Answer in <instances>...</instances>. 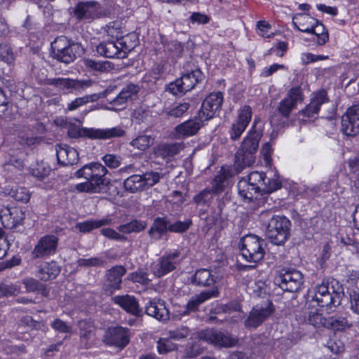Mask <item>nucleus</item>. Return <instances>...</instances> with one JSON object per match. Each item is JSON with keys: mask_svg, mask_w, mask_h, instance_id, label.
<instances>
[{"mask_svg": "<svg viewBox=\"0 0 359 359\" xmlns=\"http://www.w3.org/2000/svg\"><path fill=\"white\" fill-rule=\"evenodd\" d=\"M262 135L261 120L259 118H255L250 130L235 154L233 167L238 173L255 163Z\"/></svg>", "mask_w": 359, "mask_h": 359, "instance_id": "1", "label": "nucleus"}, {"mask_svg": "<svg viewBox=\"0 0 359 359\" xmlns=\"http://www.w3.org/2000/svg\"><path fill=\"white\" fill-rule=\"evenodd\" d=\"M107 170L101 163H92L83 165L75 172L78 178H83L85 182L79 183L75 189L79 192L101 194L107 192L109 181L104 177Z\"/></svg>", "mask_w": 359, "mask_h": 359, "instance_id": "2", "label": "nucleus"}, {"mask_svg": "<svg viewBox=\"0 0 359 359\" xmlns=\"http://www.w3.org/2000/svg\"><path fill=\"white\" fill-rule=\"evenodd\" d=\"M52 55L57 60L69 64L84 54L85 49L80 43L66 36L57 37L51 43Z\"/></svg>", "mask_w": 359, "mask_h": 359, "instance_id": "3", "label": "nucleus"}, {"mask_svg": "<svg viewBox=\"0 0 359 359\" xmlns=\"http://www.w3.org/2000/svg\"><path fill=\"white\" fill-rule=\"evenodd\" d=\"M311 293V304L316 303L319 306L326 307L327 309H332L339 306L344 296L341 286L338 285L335 290L333 285L330 287L325 283L316 286Z\"/></svg>", "mask_w": 359, "mask_h": 359, "instance_id": "4", "label": "nucleus"}, {"mask_svg": "<svg viewBox=\"0 0 359 359\" xmlns=\"http://www.w3.org/2000/svg\"><path fill=\"white\" fill-rule=\"evenodd\" d=\"M68 135L70 137L74 138L83 137L92 140H106L123 137L126 135V131L120 126L110 128H77L76 127L72 126L69 129Z\"/></svg>", "mask_w": 359, "mask_h": 359, "instance_id": "5", "label": "nucleus"}, {"mask_svg": "<svg viewBox=\"0 0 359 359\" xmlns=\"http://www.w3.org/2000/svg\"><path fill=\"white\" fill-rule=\"evenodd\" d=\"M265 241L255 235H247L239 241L242 256L246 261L257 263L264 257Z\"/></svg>", "mask_w": 359, "mask_h": 359, "instance_id": "6", "label": "nucleus"}, {"mask_svg": "<svg viewBox=\"0 0 359 359\" xmlns=\"http://www.w3.org/2000/svg\"><path fill=\"white\" fill-rule=\"evenodd\" d=\"M290 226L291 222L285 217H273L269 222L266 235L273 244L283 245L290 236Z\"/></svg>", "mask_w": 359, "mask_h": 359, "instance_id": "7", "label": "nucleus"}, {"mask_svg": "<svg viewBox=\"0 0 359 359\" xmlns=\"http://www.w3.org/2000/svg\"><path fill=\"white\" fill-rule=\"evenodd\" d=\"M303 274L294 269H283L275 278V283L283 290L295 292L303 284Z\"/></svg>", "mask_w": 359, "mask_h": 359, "instance_id": "8", "label": "nucleus"}, {"mask_svg": "<svg viewBox=\"0 0 359 359\" xmlns=\"http://www.w3.org/2000/svg\"><path fill=\"white\" fill-rule=\"evenodd\" d=\"M203 77L199 69L184 74L180 79L168 85V90L173 95L184 94L193 89L196 84L201 81Z\"/></svg>", "mask_w": 359, "mask_h": 359, "instance_id": "9", "label": "nucleus"}, {"mask_svg": "<svg viewBox=\"0 0 359 359\" xmlns=\"http://www.w3.org/2000/svg\"><path fill=\"white\" fill-rule=\"evenodd\" d=\"M198 337L215 346L229 348L236 345L238 339L226 333L213 329H207L198 332Z\"/></svg>", "mask_w": 359, "mask_h": 359, "instance_id": "10", "label": "nucleus"}, {"mask_svg": "<svg viewBox=\"0 0 359 359\" xmlns=\"http://www.w3.org/2000/svg\"><path fill=\"white\" fill-rule=\"evenodd\" d=\"M223 102L222 93L219 91L211 93L202 102L198 111L199 117L207 121L212 118L221 110Z\"/></svg>", "mask_w": 359, "mask_h": 359, "instance_id": "11", "label": "nucleus"}, {"mask_svg": "<svg viewBox=\"0 0 359 359\" xmlns=\"http://www.w3.org/2000/svg\"><path fill=\"white\" fill-rule=\"evenodd\" d=\"M58 244V238L54 235H46L41 237L31 252L32 259H42L55 253Z\"/></svg>", "mask_w": 359, "mask_h": 359, "instance_id": "12", "label": "nucleus"}, {"mask_svg": "<svg viewBox=\"0 0 359 359\" xmlns=\"http://www.w3.org/2000/svg\"><path fill=\"white\" fill-rule=\"evenodd\" d=\"M2 224L8 229H13L23 224L25 211L20 207H4L0 211Z\"/></svg>", "mask_w": 359, "mask_h": 359, "instance_id": "13", "label": "nucleus"}, {"mask_svg": "<svg viewBox=\"0 0 359 359\" xmlns=\"http://www.w3.org/2000/svg\"><path fill=\"white\" fill-rule=\"evenodd\" d=\"M341 130L344 134L354 136L359 133V103L348 108L341 118Z\"/></svg>", "mask_w": 359, "mask_h": 359, "instance_id": "14", "label": "nucleus"}, {"mask_svg": "<svg viewBox=\"0 0 359 359\" xmlns=\"http://www.w3.org/2000/svg\"><path fill=\"white\" fill-rule=\"evenodd\" d=\"M103 341L108 345L123 348L130 341L129 330L123 327H109L105 332Z\"/></svg>", "mask_w": 359, "mask_h": 359, "instance_id": "15", "label": "nucleus"}, {"mask_svg": "<svg viewBox=\"0 0 359 359\" xmlns=\"http://www.w3.org/2000/svg\"><path fill=\"white\" fill-rule=\"evenodd\" d=\"M126 271V269L121 265H116L106 271L104 289L107 293L111 294L121 289L122 278Z\"/></svg>", "mask_w": 359, "mask_h": 359, "instance_id": "16", "label": "nucleus"}, {"mask_svg": "<svg viewBox=\"0 0 359 359\" xmlns=\"http://www.w3.org/2000/svg\"><path fill=\"white\" fill-rule=\"evenodd\" d=\"M252 118V109L249 106L241 109L237 120L232 123L229 131L230 139L238 140L248 127Z\"/></svg>", "mask_w": 359, "mask_h": 359, "instance_id": "17", "label": "nucleus"}, {"mask_svg": "<svg viewBox=\"0 0 359 359\" xmlns=\"http://www.w3.org/2000/svg\"><path fill=\"white\" fill-rule=\"evenodd\" d=\"M180 252L177 250L163 256L159 262L154 266L153 273L155 276L160 278L168 273L173 271L178 264L177 259Z\"/></svg>", "mask_w": 359, "mask_h": 359, "instance_id": "18", "label": "nucleus"}, {"mask_svg": "<svg viewBox=\"0 0 359 359\" xmlns=\"http://www.w3.org/2000/svg\"><path fill=\"white\" fill-rule=\"evenodd\" d=\"M302 100L303 95L300 87L292 88L288 92L287 97L280 102L278 111L283 116L288 117L297 104Z\"/></svg>", "mask_w": 359, "mask_h": 359, "instance_id": "19", "label": "nucleus"}, {"mask_svg": "<svg viewBox=\"0 0 359 359\" xmlns=\"http://www.w3.org/2000/svg\"><path fill=\"white\" fill-rule=\"evenodd\" d=\"M208 121L199 117V113L197 116L193 119H189L175 128V136L178 139L185 138L189 136L196 135L199 129L203 126L204 122Z\"/></svg>", "mask_w": 359, "mask_h": 359, "instance_id": "20", "label": "nucleus"}, {"mask_svg": "<svg viewBox=\"0 0 359 359\" xmlns=\"http://www.w3.org/2000/svg\"><path fill=\"white\" fill-rule=\"evenodd\" d=\"M96 52L100 56L107 58H124L126 50L118 45V41H103L96 46Z\"/></svg>", "mask_w": 359, "mask_h": 359, "instance_id": "21", "label": "nucleus"}, {"mask_svg": "<svg viewBox=\"0 0 359 359\" xmlns=\"http://www.w3.org/2000/svg\"><path fill=\"white\" fill-rule=\"evenodd\" d=\"M219 294L218 290L213 287L210 290L201 292L200 294L191 297L185 306V309L182 312V315H189L190 313L196 312L198 306L205 301L216 297Z\"/></svg>", "mask_w": 359, "mask_h": 359, "instance_id": "22", "label": "nucleus"}, {"mask_svg": "<svg viewBox=\"0 0 359 359\" xmlns=\"http://www.w3.org/2000/svg\"><path fill=\"white\" fill-rule=\"evenodd\" d=\"M112 302L132 315L135 316H140L142 315V309L140 308L138 302L134 296L129 294L116 295L112 297Z\"/></svg>", "mask_w": 359, "mask_h": 359, "instance_id": "23", "label": "nucleus"}, {"mask_svg": "<svg viewBox=\"0 0 359 359\" xmlns=\"http://www.w3.org/2000/svg\"><path fill=\"white\" fill-rule=\"evenodd\" d=\"M147 315L161 321H166L170 318V313L165 303L160 299H154L145 307Z\"/></svg>", "mask_w": 359, "mask_h": 359, "instance_id": "24", "label": "nucleus"}, {"mask_svg": "<svg viewBox=\"0 0 359 359\" xmlns=\"http://www.w3.org/2000/svg\"><path fill=\"white\" fill-rule=\"evenodd\" d=\"M56 154L58 163L62 165H72L79 161L77 151L67 145H58L56 148Z\"/></svg>", "mask_w": 359, "mask_h": 359, "instance_id": "25", "label": "nucleus"}, {"mask_svg": "<svg viewBox=\"0 0 359 359\" xmlns=\"http://www.w3.org/2000/svg\"><path fill=\"white\" fill-rule=\"evenodd\" d=\"M272 312L273 310L269 307H254L245 321V325L247 327H256L263 323Z\"/></svg>", "mask_w": 359, "mask_h": 359, "instance_id": "26", "label": "nucleus"}, {"mask_svg": "<svg viewBox=\"0 0 359 359\" xmlns=\"http://www.w3.org/2000/svg\"><path fill=\"white\" fill-rule=\"evenodd\" d=\"M182 148L180 143H161L154 147L153 151L156 158L165 159L177 155Z\"/></svg>", "mask_w": 359, "mask_h": 359, "instance_id": "27", "label": "nucleus"}, {"mask_svg": "<svg viewBox=\"0 0 359 359\" xmlns=\"http://www.w3.org/2000/svg\"><path fill=\"white\" fill-rule=\"evenodd\" d=\"M169 231V220L165 217H158L154 219V222L148 231V234L151 240L158 241L163 235Z\"/></svg>", "mask_w": 359, "mask_h": 359, "instance_id": "28", "label": "nucleus"}, {"mask_svg": "<svg viewBox=\"0 0 359 359\" xmlns=\"http://www.w3.org/2000/svg\"><path fill=\"white\" fill-rule=\"evenodd\" d=\"M292 23L299 31L309 33L313 31L317 20L309 14L297 13L293 16Z\"/></svg>", "mask_w": 359, "mask_h": 359, "instance_id": "29", "label": "nucleus"}, {"mask_svg": "<svg viewBox=\"0 0 359 359\" xmlns=\"http://www.w3.org/2000/svg\"><path fill=\"white\" fill-rule=\"evenodd\" d=\"M327 100L325 91L322 90L318 92L311 99L306 109L302 111L303 114L306 117L314 116L316 114H318L320 105L327 102Z\"/></svg>", "mask_w": 359, "mask_h": 359, "instance_id": "30", "label": "nucleus"}, {"mask_svg": "<svg viewBox=\"0 0 359 359\" xmlns=\"http://www.w3.org/2000/svg\"><path fill=\"white\" fill-rule=\"evenodd\" d=\"M329 318L325 317L318 309H311L305 316V321L316 328H327Z\"/></svg>", "mask_w": 359, "mask_h": 359, "instance_id": "31", "label": "nucleus"}, {"mask_svg": "<svg viewBox=\"0 0 359 359\" xmlns=\"http://www.w3.org/2000/svg\"><path fill=\"white\" fill-rule=\"evenodd\" d=\"M97 4L95 1H87L79 3L75 8V15L80 19H90L97 12Z\"/></svg>", "mask_w": 359, "mask_h": 359, "instance_id": "32", "label": "nucleus"}, {"mask_svg": "<svg viewBox=\"0 0 359 359\" xmlns=\"http://www.w3.org/2000/svg\"><path fill=\"white\" fill-rule=\"evenodd\" d=\"M140 90L137 85L130 83L126 86L119 94L111 102V104L116 106H121L128 100L135 95Z\"/></svg>", "mask_w": 359, "mask_h": 359, "instance_id": "33", "label": "nucleus"}, {"mask_svg": "<svg viewBox=\"0 0 359 359\" xmlns=\"http://www.w3.org/2000/svg\"><path fill=\"white\" fill-rule=\"evenodd\" d=\"M192 283L201 287L211 286L215 283V276L210 270L201 269L195 272Z\"/></svg>", "mask_w": 359, "mask_h": 359, "instance_id": "34", "label": "nucleus"}, {"mask_svg": "<svg viewBox=\"0 0 359 359\" xmlns=\"http://www.w3.org/2000/svg\"><path fill=\"white\" fill-rule=\"evenodd\" d=\"M60 272V267L55 262L45 263L37 273V276L43 281L55 279Z\"/></svg>", "mask_w": 359, "mask_h": 359, "instance_id": "35", "label": "nucleus"}, {"mask_svg": "<svg viewBox=\"0 0 359 359\" xmlns=\"http://www.w3.org/2000/svg\"><path fill=\"white\" fill-rule=\"evenodd\" d=\"M239 195L244 199L249 201L257 198L259 192L258 187L250 184L245 178L241 179L238 183Z\"/></svg>", "mask_w": 359, "mask_h": 359, "instance_id": "36", "label": "nucleus"}, {"mask_svg": "<svg viewBox=\"0 0 359 359\" xmlns=\"http://www.w3.org/2000/svg\"><path fill=\"white\" fill-rule=\"evenodd\" d=\"M147 226V223L145 221L135 219L126 224L119 225L117 229L123 234L137 233L144 231Z\"/></svg>", "mask_w": 359, "mask_h": 359, "instance_id": "37", "label": "nucleus"}, {"mask_svg": "<svg viewBox=\"0 0 359 359\" xmlns=\"http://www.w3.org/2000/svg\"><path fill=\"white\" fill-rule=\"evenodd\" d=\"M111 222L112 219L107 217L101 219H90L78 223L76 225V228H77L81 232L86 233L102 226L111 224Z\"/></svg>", "mask_w": 359, "mask_h": 359, "instance_id": "38", "label": "nucleus"}, {"mask_svg": "<svg viewBox=\"0 0 359 359\" xmlns=\"http://www.w3.org/2000/svg\"><path fill=\"white\" fill-rule=\"evenodd\" d=\"M44 83L49 86H53L60 90H67L69 92L74 90L75 85L76 84V83L74 82V79L69 78L46 79Z\"/></svg>", "mask_w": 359, "mask_h": 359, "instance_id": "39", "label": "nucleus"}, {"mask_svg": "<svg viewBox=\"0 0 359 359\" xmlns=\"http://www.w3.org/2000/svg\"><path fill=\"white\" fill-rule=\"evenodd\" d=\"M123 186L125 189L130 193H137L145 189L144 179L140 175L130 176L124 180Z\"/></svg>", "mask_w": 359, "mask_h": 359, "instance_id": "40", "label": "nucleus"}, {"mask_svg": "<svg viewBox=\"0 0 359 359\" xmlns=\"http://www.w3.org/2000/svg\"><path fill=\"white\" fill-rule=\"evenodd\" d=\"M81 341H88L95 335V327L92 322L80 320L78 323Z\"/></svg>", "mask_w": 359, "mask_h": 359, "instance_id": "41", "label": "nucleus"}, {"mask_svg": "<svg viewBox=\"0 0 359 359\" xmlns=\"http://www.w3.org/2000/svg\"><path fill=\"white\" fill-rule=\"evenodd\" d=\"M106 32L109 36L116 39L119 42L124 35L126 30L122 26V23L119 21H114L109 22L106 27Z\"/></svg>", "mask_w": 359, "mask_h": 359, "instance_id": "42", "label": "nucleus"}, {"mask_svg": "<svg viewBox=\"0 0 359 359\" xmlns=\"http://www.w3.org/2000/svg\"><path fill=\"white\" fill-rule=\"evenodd\" d=\"M154 143V138L151 135H141L133 139L130 144L134 148L145 151Z\"/></svg>", "mask_w": 359, "mask_h": 359, "instance_id": "43", "label": "nucleus"}, {"mask_svg": "<svg viewBox=\"0 0 359 359\" xmlns=\"http://www.w3.org/2000/svg\"><path fill=\"white\" fill-rule=\"evenodd\" d=\"M138 39L135 33H128L123 36L118 42V45L121 48H123V50H126V57L127 53L132 50L137 44Z\"/></svg>", "mask_w": 359, "mask_h": 359, "instance_id": "44", "label": "nucleus"}, {"mask_svg": "<svg viewBox=\"0 0 359 359\" xmlns=\"http://www.w3.org/2000/svg\"><path fill=\"white\" fill-rule=\"evenodd\" d=\"M280 187L281 182L275 175L273 177H267L265 175V177H264V182L262 183L261 191L266 194H270L279 189Z\"/></svg>", "mask_w": 359, "mask_h": 359, "instance_id": "45", "label": "nucleus"}, {"mask_svg": "<svg viewBox=\"0 0 359 359\" xmlns=\"http://www.w3.org/2000/svg\"><path fill=\"white\" fill-rule=\"evenodd\" d=\"M247 291L250 295L260 297L266 292V284L262 280H250L246 284Z\"/></svg>", "mask_w": 359, "mask_h": 359, "instance_id": "46", "label": "nucleus"}, {"mask_svg": "<svg viewBox=\"0 0 359 359\" xmlns=\"http://www.w3.org/2000/svg\"><path fill=\"white\" fill-rule=\"evenodd\" d=\"M230 176L229 171L224 168L215 177L212 182V189L214 192H220L223 190L224 182Z\"/></svg>", "mask_w": 359, "mask_h": 359, "instance_id": "47", "label": "nucleus"}, {"mask_svg": "<svg viewBox=\"0 0 359 359\" xmlns=\"http://www.w3.org/2000/svg\"><path fill=\"white\" fill-rule=\"evenodd\" d=\"M330 324L327 328H332L338 331L344 330L352 327V323L346 317L329 318Z\"/></svg>", "mask_w": 359, "mask_h": 359, "instance_id": "48", "label": "nucleus"}, {"mask_svg": "<svg viewBox=\"0 0 359 359\" xmlns=\"http://www.w3.org/2000/svg\"><path fill=\"white\" fill-rule=\"evenodd\" d=\"M9 195L18 201L27 203L30 199L31 194L25 187H16L10 191Z\"/></svg>", "mask_w": 359, "mask_h": 359, "instance_id": "49", "label": "nucleus"}, {"mask_svg": "<svg viewBox=\"0 0 359 359\" xmlns=\"http://www.w3.org/2000/svg\"><path fill=\"white\" fill-rule=\"evenodd\" d=\"M313 31L311 33L317 36V43L318 45H324L329 39L327 32H325V27L322 23L317 20V23L313 27Z\"/></svg>", "mask_w": 359, "mask_h": 359, "instance_id": "50", "label": "nucleus"}, {"mask_svg": "<svg viewBox=\"0 0 359 359\" xmlns=\"http://www.w3.org/2000/svg\"><path fill=\"white\" fill-rule=\"evenodd\" d=\"M128 279L133 283H137L142 285H147L150 282L147 272L142 269L130 273L128 275Z\"/></svg>", "mask_w": 359, "mask_h": 359, "instance_id": "51", "label": "nucleus"}, {"mask_svg": "<svg viewBox=\"0 0 359 359\" xmlns=\"http://www.w3.org/2000/svg\"><path fill=\"white\" fill-rule=\"evenodd\" d=\"M189 107L190 104L189 102H182L165 111V113L168 117L179 118L182 116Z\"/></svg>", "mask_w": 359, "mask_h": 359, "instance_id": "52", "label": "nucleus"}, {"mask_svg": "<svg viewBox=\"0 0 359 359\" xmlns=\"http://www.w3.org/2000/svg\"><path fill=\"white\" fill-rule=\"evenodd\" d=\"M165 50L172 58H177L182 55L183 52L182 44L177 41H172L165 46Z\"/></svg>", "mask_w": 359, "mask_h": 359, "instance_id": "53", "label": "nucleus"}, {"mask_svg": "<svg viewBox=\"0 0 359 359\" xmlns=\"http://www.w3.org/2000/svg\"><path fill=\"white\" fill-rule=\"evenodd\" d=\"M50 168L46 166L43 162L36 163L31 168V173L38 179L42 180L50 173Z\"/></svg>", "mask_w": 359, "mask_h": 359, "instance_id": "54", "label": "nucleus"}, {"mask_svg": "<svg viewBox=\"0 0 359 359\" xmlns=\"http://www.w3.org/2000/svg\"><path fill=\"white\" fill-rule=\"evenodd\" d=\"M191 224L192 222L191 219H186L183 222L177 221L172 224L169 222V231L182 233L187 231Z\"/></svg>", "mask_w": 359, "mask_h": 359, "instance_id": "55", "label": "nucleus"}, {"mask_svg": "<svg viewBox=\"0 0 359 359\" xmlns=\"http://www.w3.org/2000/svg\"><path fill=\"white\" fill-rule=\"evenodd\" d=\"M20 292V287L17 285L6 284L0 283V293L2 296L13 297L16 296Z\"/></svg>", "mask_w": 359, "mask_h": 359, "instance_id": "56", "label": "nucleus"}, {"mask_svg": "<svg viewBox=\"0 0 359 359\" xmlns=\"http://www.w3.org/2000/svg\"><path fill=\"white\" fill-rule=\"evenodd\" d=\"M264 177H265V173L255 171L252 172L245 179L250 184L258 187V190L261 191Z\"/></svg>", "mask_w": 359, "mask_h": 359, "instance_id": "57", "label": "nucleus"}, {"mask_svg": "<svg viewBox=\"0 0 359 359\" xmlns=\"http://www.w3.org/2000/svg\"><path fill=\"white\" fill-rule=\"evenodd\" d=\"M83 62L87 67L95 71L104 72L109 68V62L106 61L102 62L95 61L91 59H85Z\"/></svg>", "mask_w": 359, "mask_h": 359, "instance_id": "58", "label": "nucleus"}, {"mask_svg": "<svg viewBox=\"0 0 359 359\" xmlns=\"http://www.w3.org/2000/svg\"><path fill=\"white\" fill-rule=\"evenodd\" d=\"M102 158L104 164L111 169L119 167L122 161L120 156L114 154H107Z\"/></svg>", "mask_w": 359, "mask_h": 359, "instance_id": "59", "label": "nucleus"}, {"mask_svg": "<svg viewBox=\"0 0 359 359\" xmlns=\"http://www.w3.org/2000/svg\"><path fill=\"white\" fill-rule=\"evenodd\" d=\"M203 352V348L198 342L189 343L185 348V356L187 358H195Z\"/></svg>", "mask_w": 359, "mask_h": 359, "instance_id": "60", "label": "nucleus"}, {"mask_svg": "<svg viewBox=\"0 0 359 359\" xmlns=\"http://www.w3.org/2000/svg\"><path fill=\"white\" fill-rule=\"evenodd\" d=\"M212 199V191L205 189L194 196V202L199 205H205Z\"/></svg>", "mask_w": 359, "mask_h": 359, "instance_id": "61", "label": "nucleus"}, {"mask_svg": "<svg viewBox=\"0 0 359 359\" xmlns=\"http://www.w3.org/2000/svg\"><path fill=\"white\" fill-rule=\"evenodd\" d=\"M78 265L80 266H101L104 264V261L100 257H90L88 259H79L77 261Z\"/></svg>", "mask_w": 359, "mask_h": 359, "instance_id": "62", "label": "nucleus"}, {"mask_svg": "<svg viewBox=\"0 0 359 359\" xmlns=\"http://www.w3.org/2000/svg\"><path fill=\"white\" fill-rule=\"evenodd\" d=\"M101 233L109 239L118 241L121 242H124L127 240V238L123 235L120 234L116 230L111 228H104L101 230Z\"/></svg>", "mask_w": 359, "mask_h": 359, "instance_id": "63", "label": "nucleus"}, {"mask_svg": "<svg viewBox=\"0 0 359 359\" xmlns=\"http://www.w3.org/2000/svg\"><path fill=\"white\" fill-rule=\"evenodd\" d=\"M349 296L351 310L354 313L359 314V289L351 290Z\"/></svg>", "mask_w": 359, "mask_h": 359, "instance_id": "64", "label": "nucleus"}]
</instances>
